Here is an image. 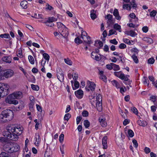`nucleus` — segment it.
I'll use <instances>...</instances> for the list:
<instances>
[{
  "mask_svg": "<svg viewBox=\"0 0 157 157\" xmlns=\"http://www.w3.org/2000/svg\"><path fill=\"white\" fill-rule=\"evenodd\" d=\"M6 130L8 133L7 136V138L11 140L16 141L18 139V136L22 133L23 128L19 126L16 127L14 125H9L7 126Z\"/></svg>",
  "mask_w": 157,
  "mask_h": 157,
  "instance_id": "nucleus-1",
  "label": "nucleus"
},
{
  "mask_svg": "<svg viewBox=\"0 0 157 157\" xmlns=\"http://www.w3.org/2000/svg\"><path fill=\"white\" fill-rule=\"evenodd\" d=\"M23 97L22 93L20 91L14 92L9 94L6 99V102L10 104L16 105L18 104L17 100L21 99Z\"/></svg>",
  "mask_w": 157,
  "mask_h": 157,
  "instance_id": "nucleus-2",
  "label": "nucleus"
},
{
  "mask_svg": "<svg viewBox=\"0 0 157 157\" xmlns=\"http://www.w3.org/2000/svg\"><path fill=\"white\" fill-rule=\"evenodd\" d=\"M14 114L12 110L10 109H6L3 111L0 114V122L5 123L8 121L6 118L8 120H11L13 117Z\"/></svg>",
  "mask_w": 157,
  "mask_h": 157,
  "instance_id": "nucleus-3",
  "label": "nucleus"
},
{
  "mask_svg": "<svg viewBox=\"0 0 157 157\" xmlns=\"http://www.w3.org/2000/svg\"><path fill=\"white\" fill-rule=\"evenodd\" d=\"M19 149V146L16 143H6L3 146V150L6 152L10 153L17 151Z\"/></svg>",
  "mask_w": 157,
  "mask_h": 157,
  "instance_id": "nucleus-4",
  "label": "nucleus"
},
{
  "mask_svg": "<svg viewBox=\"0 0 157 157\" xmlns=\"http://www.w3.org/2000/svg\"><path fill=\"white\" fill-rule=\"evenodd\" d=\"M90 102L92 105L94 106H96L98 111H101L102 110V99L99 95L97 96L96 99L94 98L91 99Z\"/></svg>",
  "mask_w": 157,
  "mask_h": 157,
  "instance_id": "nucleus-5",
  "label": "nucleus"
},
{
  "mask_svg": "<svg viewBox=\"0 0 157 157\" xmlns=\"http://www.w3.org/2000/svg\"><path fill=\"white\" fill-rule=\"evenodd\" d=\"M9 86L5 83H0V99L2 96L7 95L9 94Z\"/></svg>",
  "mask_w": 157,
  "mask_h": 157,
  "instance_id": "nucleus-6",
  "label": "nucleus"
},
{
  "mask_svg": "<svg viewBox=\"0 0 157 157\" xmlns=\"http://www.w3.org/2000/svg\"><path fill=\"white\" fill-rule=\"evenodd\" d=\"M96 87V85L93 82L88 81L87 82V85L86 87V89L88 91L90 90L92 91H94Z\"/></svg>",
  "mask_w": 157,
  "mask_h": 157,
  "instance_id": "nucleus-7",
  "label": "nucleus"
},
{
  "mask_svg": "<svg viewBox=\"0 0 157 157\" xmlns=\"http://www.w3.org/2000/svg\"><path fill=\"white\" fill-rule=\"evenodd\" d=\"M81 37L85 42L89 44L92 43L90 39V38L89 36H87V34L86 32L82 31Z\"/></svg>",
  "mask_w": 157,
  "mask_h": 157,
  "instance_id": "nucleus-8",
  "label": "nucleus"
},
{
  "mask_svg": "<svg viewBox=\"0 0 157 157\" xmlns=\"http://www.w3.org/2000/svg\"><path fill=\"white\" fill-rule=\"evenodd\" d=\"M135 0H132V2H131L130 4H124L123 8L124 9H126L127 10H130L132 8H135L136 7V5L135 3Z\"/></svg>",
  "mask_w": 157,
  "mask_h": 157,
  "instance_id": "nucleus-9",
  "label": "nucleus"
},
{
  "mask_svg": "<svg viewBox=\"0 0 157 157\" xmlns=\"http://www.w3.org/2000/svg\"><path fill=\"white\" fill-rule=\"evenodd\" d=\"M58 32L63 37L67 40L69 33L68 30L66 26L64 27L62 29H59V31Z\"/></svg>",
  "mask_w": 157,
  "mask_h": 157,
  "instance_id": "nucleus-10",
  "label": "nucleus"
},
{
  "mask_svg": "<svg viewBox=\"0 0 157 157\" xmlns=\"http://www.w3.org/2000/svg\"><path fill=\"white\" fill-rule=\"evenodd\" d=\"M57 78L59 81L61 82L63 81L64 79L63 72L59 68L57 70Z\"/></svg>",
  "mask_w": 157,
  "mask_h": 157,
  "instance_id": "nucleus-11",
  "label": "nucleus"
},
{
  "mask_svg": "<svg viewBox=\"0 0 157 157\" xmlns=\"http://www.w3.org/2000/svg\"><path fill=\"white\" fill-rule=\"evenodd\" d=\"M34 144L36 146H38L41 140V139L39 134L38 133H36L34 138Z\"/></svg>",
  "mask_w": 157,
  "mask_h": 157,
  "instance_id": "nucleus-12",
  "label": "nucleus"
},
{
  "mask_svg": "<svg viewBox=\"0 0 157 157\" xmlns=\"http://www.w3.org/2000/svg\"><path fill=\"white\" fill-rule=\"evenodd\" d=\"M13 74V71L11 70H8L5 71L3 74L4 76L6 78H8L12 77Z\"/></svg>",
  "mask_w": 157,
  "mask_h": 157,
  "instance_id": "nucleus-13",
  "label": "nucleus"
},
{
  "mask_svg": "<svg viewBox=\"0 0 157 157\" xmlns=\"http://www.w3.org/2000/svg\"><path fill=\"white\" fill-rule=\"evenodd\" d=\"M105 120V118L103 117H101L99 118V121L101 126L103 127H105L107 125V123Z\"/></svg>",
  "mask_w": 157,
  "mask_h": 157,
  "instance_id": "nucleus-14",
  "label": "nucleus"
},
{
  "mask_svg": "<svg viewBox=\"0 0 157 157\" xmlns=\"http://www.w3.org/2000/svg\"><path fill=\"white\" fill-rule=\"evenodd\" d=\"M75 94L79 99H81L82 98L83 95V92L81 90H79L75 92Z\"/></svg>",
  "mask_w": 157,
  "mask_h": 157,
  "instance_id": "nucleus-15",
  "label": "nucleus"
},
{
  "mask_svg": "<svg viewBox=\"0 0 157 157\" xmlns=\"http://www.w3.org/2000/svg\"><path fill=\"white\" fill-rule=\"evenodd\" d=\"M3 61L8 63H10L12 60V59L10 56H5L2 58Z\"/></svg>",
  "mask_w": 157,
  "mask_h": 157,
  "instance_id": "nucleus-16",
  "label": "nucleus"
},
{
  "mask_svg": "<svg viewBox=\"0 0 157 157\" xmlns=\"http://www.w3.org/2000/svg\"><path fill=\"white\" fill-rule=\"evenodd\" d=\"M124 33L125 34L128 35H129L132 37H134L137 35V34L135 31L132 30L126 31Z\"/></svg>",
  "mask_w": 157,
  "mask_h": 157,
  "instance_id": "nucleus-17",
  "label": "nucleus"
},
{
  "mask_svg": "<svg viewBox=\"0 0 157 157\" xmlns=\"http://www.w3.org/2000/svg\"><path fill=\"white\" fill-rule=\"evenodd\" d=\"M107 137L106 136H104L102 139V143L103 149H106L107 148Z\"/></svg>",
  "mask_w": 157,
  "mask_h": 157,
  "instance_id": "nucleus-18",
  "label": "nucleus"
},
{
  "mask_svg": "<svg viewBox=\"0 0 157 157\" xmlns=\"http://www.w3.org/2000/svg\"><path fill=\"white\" fill-rule=\"evenodd\" d=\"M91 57L94 59L98 61L101 59V57L98 56L95 52H92L91 53Z\"/></svg>",
  "mask_w": 157,
  "mask_h": 157,
  "instance_id": "nucleus-19",
  "label": "nucleus"
},
{
  "mask_svg": "<svg viewBox=\"0 0 157 157\" xmlns=\"http://www.w3.org/2000/svg\"><path fill=\"white\" fill-rule=\"evenodd\" d=\"M90 15L91 18L92 20H94L97 17L96 15V11L94 10H92L90 12Z\"/></svg>",
  "mask_w": 157,
  "mask_h": 157,
  "instance_id": "nucleus-20",
  "label": "nucleus"
},
{
  "mask_svg": "<svg viewBox=\"0 0 157 157\" xmlns=\"http://www.w3.org/2000/svg\"><path fill=\"white\" fill-rule=\"evenodd\" d=\"M113 15L116 17V18L118 20H120L121 19V17L119 16V13L117 9H115L114 10Z\"/></svg>",
  "mask_w": 157,
  "mask_h": 157,
  "instance_id": "nucleus-21",
  "label": "nucleus"
},
{
  "mask_svg": "<svg viewBox=\"0 0 157 157\" xmlns=\"http://www.w3.org/2000/svg\"><path fill=\"white\" fill-rule=\"evenodd\" d=\"M94 45L97 47L98 48H100L103 46V43L102 42L100 41H96L94 44Z\"/></svg>",
  "mask_w": 157,
  "mask_h": 157,
  "instance_id": "nucleus-22",
  "label": "nucleus"
},
{
  "mask_svg": "<svg viewBox=\"0 0 157 157\" xmlns=\"http://www.w3.org/2000/svg\"><path fill=\"white\" fill-rule=\"evenodd\" d=\"M28 3L26 1H23L21 2L20 3V5L24 9H26L27 8V5Z\"/></svg>",
  "mask_w": 157,
  "mask_h": 157,
  "instance_id": "nucleus-23",
  "label": "nucleus"
},
{
  "mask_svg": "<svg viewBox=\"0 0 157 157\" xmlns=\"http://www.w3.org/2000/svg\"><path fill=\"white\" fill-rule=\"evenodd\" d=\"M112 16L110 14H109L106 15L105 17V19H107V22L108 23L111 24L112 21Z\"/></svg>",
  "mask_w": 157,
  "mask_h": 157,
  "instance_id": "nucleus-24",
  "label": "nucleus"
},
{
  "mask_svg": "<svg viewBox=\"0 0 157 157\" xmlns=\"http://www.w3.org/2000/svg\"><path fill=\"white\" fill-rule=\"evenodd\" d=\"M137 123L139 125L144 127L147 125V122L146 121L141 120H138Z\"/></svg>",
  "mask_w": 157,
  "mask_h": 157,
  "instance_id": "nucleus-25",
  "label": "nucleus"
},
{
  "mask_svg": "<svg viewBox=\"0 0 157 157\" xmlns=\"http://www.w3.org/2000/svg\"><path fill=\"white\" fill-rule=\"evenodd\" d=\"M57 25L58 27V31H59V29H62L65 26L61 22H57Z\"/></svg>",
  "mask_w": 157,
  "mask_h": 157,
  "instance_id": "nucleus-26",
  "label": "nucleus"
},
{
  "mask_svg": "<svg viewBox=\"0 0 157 157\" xmlns=\"http://www.w3.org/2000/svg\"><path fill=\"white\" fill-rule=\"evenodd\" d=\"M57 25L58 27V31H59V29H62L65 26L61 22H57Z\"/></svg>",
  "mask_w": 157,
  "mask_h": 157,
  "instance_id": "nucleus-27",
  "label": "nucleus"
},
{
  "mask_svg": "<svg viewBox=\"0 0 157 157\" xmlns=\"http://www.w3.org/2000/svg\"><path fill=\"white\" fill-rule=\"evenodd\" d=\"M34 102H30V103L29 104V109L30 111L31 112L33 111L34 110V105L35 104Z\"/></svg>",
  "mask_w": 157,
  "mask_h": 157,
  "instance_id": "nucleus-28",
  "label": "nucleus"
},
{
  "mask_svg": "<svg viewBox=\"0 0 157 157\" xmlns=\"http://www.w3.org/2000/svg\"><path fill=\"white\" fill-rule=\"evenodd\" d=\"M113 28L116 30H118L119 32H121V26L117 24H115L114 25Z\"/></svg>",
  "mask_w": 157,
  "mask_h": 157,
  "instance_id": "nucleus-29",
  "label": "nucleus"
},
{
  "mask_svg": "<svg viewBox=\"0 0 157 157\" xmlns=\"http://www.w3.org/2000/svg\"><path fill=\"white\" fill-rule=\"evenodd\" d=\"M46 60H44L42 59L41 62V65L43 66L42 68L41 69V71L45 73V68L44 67V64L46 63Z\"/></svg>",
  "mask_w": 157,
  "mask_h": 157,
  "instance_id": "nucleus-30",
  "label": "nucleus"
},
{
  "mask_svg": "<svg viewBox=\"0 0 157 157\" xmlns=\"http://www.w3.org/2000/svg\"><path fill=\"white\" fill-rule=\"evenodd\" d=\"M143 40L149 44L153 43L152 40L150 38L145 37L143 38Z\"/></svg>",
  "mask_w": 157,
  "mask_h": 157,
  "instance_id": "nucleus-31",
  "label": "nucleus"
},
{
  "mask_svg": "<svg viewBox=\"0 0 157 157\" xmlns=\"http://www.w3.org/2000/svg\"><path fill=\"white\" fill-rule=\"evenodd\" d=\"M111 64L113 65V69L114 71H118L120 70V68L118 65L114 63H112Z\"/></svg>",
  "mask_w": 157,
  "mask_h": 157,
  "instance_id": "nucleus-32",
  "label": "nucleus"
},
{
  "mask_svg": "<svg viewBox=\"0 0 157 157\" xmlns=\"http://www.w3.org/2000/svg\"><path fill=\"white\" fill-rule=\"evenodd\" d=\"M57 21V19L53 17H49L48 18V20L46 21L47 22H48L50 23L52 22H53L56 21Z\"/></svg>",
  "mask_w": 157,
  "mask_h": 157,
  "instance_id": "nucleus-33",
  "label": "nucleus"
},
{
  "mask_svg": "<svg viewBox=\"0 0 157 157\" xmlns=\"http://www.w3.org/2000/svg\"><path fill=\"white\" fill-rule=\"evenodd\" d=\"M132 59L134 62L137 63L139 62V60L137 56L135 54H133L132 56Z\"/></svg>",
  "mask_w": 157,
  "mask_h": 157,
  "instance_id": "nucleus-34",
  "label": "nucleus"
},
{
  "mask_svg": "<svg viewBox=\"0 0 157 157\" xmlns=\"http://www.w3.org/2000/svg\"><path fill=\"white\" fill-rule=\"evenodd\" d=\"M28 59L30 63L32 64H34V60L33 57L31 55L28 56Z\"/></svg>",
  "mask_w": 157,
  "mask_h": 157,
  "instance_id": "nucleus-35",
  "label": "nucleus"
},
{
  "mask_svg": "<svg viewBox=\"0 0 157 157\" xmlns=\"http://www.w3.org/2000/svg\"><path fill=\"white\" fill-rule=\"evenodd\" d=\"M74 86V87H72L73 90H75L76 89H78L79 87V82L76 81H75Z\"/></svg>",
  "mask_w": 157,
  "mask_h": 157,
  "instance_id": "nucleus-36",
  "label": "nucleus"
},
{
  "mask_svg": "<svg viewBox=\"0 0 157 157\" xmlns=\"http://www.w3.org/2000/svg\"><path fill=\"white\" fill-rule=\"evenodd\" d=\"M131 110L133 113L138 115V112L137 109L134 107H132L131 108Z\"/></svg>",
  "mask_w": 157,
  "mask_h": 157,
  "instance_id": "nucleus-37",
  "label": "nucleus"
},
{
  "mask_svg": "<svg viewBox=\"0 0 157 157\" xmlns=\"http://www.w3.org/2000/svg\"><path fill=\"white\" fill-rule=\"evenodd\" d=\"M31 87L32 89L34 90L38 91L39 89V88L37 85L33 84H31Z\"/></svg>",
  "mask_w": 157,
  "mask_h": 157,
  "instance_id": "nucleus-38",
  "label": "nucleus"
},
{
  "mask_svg": "<svg viewBox=\"0 0 157 157\" xmlns=\"http://www.w3.org/2000/svg\"><path fill=\"white\" fill-rule=\"evenodd\" d=\"M84 125L86 128H87L90 125V123L88 120H85L84 121Z\"/></svg>",
  "mask_w": 157,
  "mask_h": 157,
  "instance_id": "nucleus-39",
  "label": "nucleus"
},
{
  "mask_svg": "<svg viewBox=\"0 0 157 157\" xmlns=\"http://www.w3.org/2000/svg\"><path fill=\"white\" fill-rule=\"evenodd\" d=\"M112 84L115 86L117 88H119L120 87L119 84L117 81L115 80H113L111 82Z\"/></svg>",
  "mask_w": 157,
  "mask_h": 157,
  "instance_id": "nucleus-40",
  "label": "nucleus"
},
{
  "mask_svg": "<svg viewBox=\"0 0 157 157\" xmlns=\"http://www.w3.org/2000/svg\"><path fill=\"white\" fill-rule=\"evenodd\" d=\"M117 33L116 31L114 29H111L109 31V34L108 35L110 36L113 34L117 35Z\"/></svg>",
  "mask_w": 157,
  "mask_h": 157,
  "instance_id": "nucleus-41",
  "label": "nucleus"
},
{
  "mask_svg": "<svg viewBox=\"0 0 157 157\" xmlns=\"http://www.w3.org/2000/svg\"><path fill=\"white\" fill-rule=\"evenodd\" d=\"M43 56L45 60L48 61L50 58V56L49 55L46 53H44L43 54Z\"/></svg>",
  "mask_w": 157,
  "mask_h": 157,
  "instance_id": "nucleus-42",
  "label": "nucleus"
},
{
  "mask_svg": "<svg viewBox=\"0 0 157 157\" xmlns=\"http://www.w3.org/2000/svg\"><path fill=\"white\" fill-rule=\"evenodd\" d=\"M64 61L65 62V63H66L67 64L69 65H71L72 64V62L71 61V60H70L68 58L65 59Z\"/></svg>",
  "mask_w": 157,
  "mask_h": 157,
  "instance_id": "nucleus-43",
  "label": "nucleus"
},
{
  "mask_svg": "<svg viewBox=\"0 0 157 157\" xmlns=\"http://www.w3.org/2000/svg\"><path fill=\"white\" fill-rule=\"evenodd\" d=\"M0 157H9V155L6 152H2L0 154Z\"/></svg>",
  "mask_w": 157,
  "mask_h": 157,
  "instance_id": "nucleus-44",
  "label": "nucleus"
},
{
  "mask_svg": "<svg viewBox=\"0 0 157 157\" xmlns=\"http://www.w3.org/2000/svg\"><path fill=\"white\" fill-rule=\"evenodd\" d=\"M0 37L1 38H8L10 37V35L8 34L5 33L1 34Z\"/></svg>",
  "mask_w": 157,
  "mask_h": 157,
  "instance_id": "nucleus-45",
  "label": "nucleus"
},
{
  "mask_svg": "<svg viewBox=\"0 0 157 157\" xmlns=\"http://www.w3.org/2000/svg\"><path fill=\"white\" fill-rule=\"evenodd\" d=\"M75 41L76 43L78 44H81L82 43V40H81L78 37L75 39Z\"/></svg>",
  "mask_w": 157,
  "mask_h": 157,
  "instance_id": "nucleus-46",
  "label": "nucleus"
},
{
  "mask_svg": "<svg viewBox=\"0 0 157 157\" xmlns=\"http://www.w3.org/2000/svg\"><path fill=\"white\" fill-rule=\"evenodd\" d=\"M128 135L130 137H132L134 135V133L132 130H129L128 131Z\"/></svg>",
  "mask_w": 157,
  "mask_h": 157,
  "instance_id": "nucleus-47",
  "label": "nucleus"
},
{
  "mask_svg": "<svg viewBox=\"0 0 157 157\" xmlns=\"http://www.w3.org/2000/svg\"><path fill=\"white\" fill-rule=\"evenodd\" d=\"M71 115L69 113H67L65 115L64 119V120L68 121L71 117Z\"/></svg>",
  "mask_w": 157,
  "mask_h": 157,
  "instance_id": "nucleus-48",
  "label": "nucleus"
},
{
  "mask_svg": "<svg viewBox=\"0 0 157 157\" xmlns=\"http://www.w3.org/2000/svg\"><path fill=\"white\" fill-rule=\"evenodd\" d=\"M155 62V60L153 58L149 59L148 60V63L150 64H153Z\"/></svg>",
  "mask_w": 157,
  "mask_h": 157,
  "instance_id": "nucleus-49",
  "label": "nucleus"
},
{
  "mask_svg": "<svg viewBox=\"0 0 157 157\" xmlns=\"http://www.w3.org/2000/svg\"><path fill=\"white\" fill-rule=\"evenodd\" d=\"M100 78L105 82H106L107 81V78L106 76L104 75H101Z\"/></svg>",
  "mask_w": 157,
  "mask_h": 157,
  "instance_id": "nucleus-50",
  "label": "nucleus"
},
{
  "mask_svg": "<svg viewBox=\"0 0 157 157\" xmlns=\"http://www.w3.org/2000/svg\"><path fill=\"white\" fill-rule=\"evenodd\" d=\"M123 41L124 42L127 44H131L130 40L127 38L123 39Z\"/></svg>",
  "mask_w": 157,
  "mask_h": 157,
  "instance_id": "nucleus-51",
  "label": "nucleus"
},
{
  "mask_svg": "<svg viewBox=\"0 0 157 157\" xmlns=\"http://www.w3.org/2000/svg\"><path fill=\"white\" fill-rule=\"evenodd\" d=\"M82 114L83 117H87L88 116L89 113L87 111L85 110L82 112Z\"/></svg>",
  "mask_w": 157,
  "mask_h": 157,
  "instance_id": "nucleus-52",
  "label": "nucleus"
},
{
  "mask_svg": "<svg viewBox=\"0 0 157 157\" xmlns=\"http://www.w3.org/2000/svg\"><path fill=\"white\" fill-rule=\"evenodd\" d=\"M109 42L111 44H113L115 45H117L118 44V42L115 39H114L113 40H110Z\"/></svg>",
  "mask_w": 157,
  "mask_h": 157,
  "instance_id": "nucleus-53",
  "label": "nucleus"
},
{
  "mask_svg": "<svg viewBox=\"0 0 157 157\" xmlns=\"http://www.w3.org/2000/svg\"><path fill=\"white\" fill-rule=\"evenodd\" d=\"M44 23L46 24V25L49 27H52L54 25V24L52 22L50 23L48 22L45 21Z\"/></svg>",
  "mask_w": 157,
  "mask_h": 157,
  "instance_id": "nucleus-54",
  "label": "nucleus"
},
{
  "mask_svg": "<svg viewBox=\"0 0 157 157\" xmlns=\"http://www.w3.org/2000/svg\"><path fill=\"white\" fill-rule=\"evenodd\" d=\"M150 100L153 102H154L156 101V96L154 95H152L150 97Z\"/></svg>",
  "mask_w": 157,
  "mask_h": 157,
  "instance_id": "nucleus-55",
  "label": "nucleus"
},
{
  "mask_svg": "<svg viewBox=\"0 0 157 157\" xmlns=\"http://www.w3.org/2000/svg\"><path fill=\"white\" fill-rule=\"evenodd\" d=\"M7 141V140L6 138L3 137H0V142L2 143L6 142Z\"/></svg>",
  "mask_w": 157,
  "mask_h": 157,
  "instance_id": "nucleus-56",
  "label": "nucleus"
},
{
  "mask_svg": "<svg viewBox=\"0 0 157 157\" xmlns=\"http://www.w3.org/2000/svg\"><path fill=\"white\" fill-rule=\"evenodd\" d=\"M142 30L144 32L146 33L148 30V27L147 26H144L142 28Z\"/></svg>",
  "mask_w": 157,
  "mask_h": 157,
  "instance_id": "nucleus-57",
  "label": "nucleus"
},
{
  "mask_svg": "<svg viewBox=\"0 0 157 157\" xmlns=\"http://www.w3.org/2000/svg\"><path fill=\"white\" fill-rule=\"evenodd\" d=\"M78 75L76 73H73L72 75V77L73 78V79L75 81H76L78 79Z\"/></svg>",
  "mask_w": 157,
  "mask_h": 157,
  "instance_id": "nucleus-58",
  "label": "nucleus"
},
{
  "mask_svg": "<svg viewBox=\"0 0 157 157\" xmlns=\"http://www.w3.org/2000/svg\"><path fill=\"white\" fill-rule=\"evenodd\" d=\"M144 151L145 153L147 154L150 153L151 151V150L149 147H146L144 149Z\"/></svg>",
  "mask_w": 157,
  "mask_h": 157,
  "instance_id": "nucleus-59",
  "label": "nucleus"
},
{
  "mask_svg": "<svg viewBox=\"0 0 157 157\" xmlns=\"http://www.w3.org/2000/svg\"><path fill=\"white\" fill-rule=\"evenodd\" d=\"M157 13V12L155 10H153L151 11L150 14V15L151 17H154L155 16Z\"/></svg>",
  "mask_w": 157,
  "mask_h": 157,
  "instance_id": "nucleus-60",
  "label": "nucleus"
},
{
  "mask_svg": "<svg viewBox=\"0 0 157 157\" xmlns=\"http://www.w3.org/2000/svg\"><path fill=\"white\" fill-rule=\"evenodd\" d=\"M112 63H110V64H108L106 65V68L109 70H111L113 69V65H112Z\"/></svg>",
  "mask_w": 157,
  "mask_h": 157,
  "instance_id": "nucleus-61",
  "label": "nucleus"
},
{
  "mask_svg": "<svg viewBox=\"0 0 157 157\" xmlns=\"http://www.w3.org/2000/svg\"><path fill=\"white\" fill-rule=\"evenodd\" d=\"M36 106L37 110L40 112H41L42 111V107L38 104H36Z\"/></svg>",
  "mask_w": 157,
  "mask_h": 157,
  "instance_id": "nucleus-62",
  "label": "nucleus"
},
{
  "mask_svg": "<svg viewBox=\"0 0 157 157\" xmlns=\"http://www.w3.org/2000/svg\"><path fill=\"white\" fill-rule=\"evenodd\" d=\"M119 48L120 49H124L126 47V45L124 43H121L119 46Z\"/></svg>",
  "mask_w": 157,
  "mask_h": 157,
  "instance_id": "nucleus-63",
  "label": "nucleus"
},
{
  "mask_svg": "<svg viewBox=\"0 0 157 157\" xmlns=\"http://www.w3.org/2000/svg\"><path fill=\"white\" fill-rule=\"evenodd\" d=\"M64 135L63 134H61L59 136V140L60 142H62L64 139Z\"/></svg>",
  "mask_w": 157,
  "mask_h": 157,
  "instance_id": "nucleus-64",
  "label": "nucleus"
}]
</instances>
